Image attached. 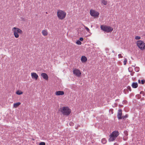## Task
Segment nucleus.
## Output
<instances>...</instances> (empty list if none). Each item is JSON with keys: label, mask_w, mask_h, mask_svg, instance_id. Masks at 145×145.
<instances>
[{"label": "nucleus", "mask_w": 145, "mask_h": 145, "mask_svg": "<svg viewBox=\"0 0 145 145\" xmlns=\"http://www.w3.org/2000/svg\"><path fill=\"white\" fill-rule=\"evenodd\" d=\"M12 31L13 32L14 37L16 38L19 37V34H22L23 33L22 31L18 27H13L12 28Z\"/></svg>", "instance_id": "f257e3e1"}, {"label": "nucleus", "mask_w": 145, "mask_h": 145, "mask_svg": "<svg viewBox=\"0 0 145 145\" xmlns=\"http://www.w3.org/2000/svg\"><path fill=\"white\" fill-rule=\"evenodd\" d=\"M57 15L59 20H63L65 18L66 13L63 10L59 9L57 11Z\"/></svg>", "instance_id": "f03ea898"}, {"label": "nucleus", "mask_w": 145, "mask_h": 145, "mask_svg": "<svg viewBox=\"0 0 145 145\" xmlns=\"http://www.w3.org/2000/svg\"><path fill=\"white\" fill-rule=\"evenodd\" d=\"M60 112L63 115L68 116L71 113V110L67 107H63L61 108Z\"/></svg>", "instance_id": "7ed1b4c3"}, {"label": "nucleus", "mask_w": 145, "mask_h": 145, "mask_svg": "<svg viewBox=\"0 0 145 145\" xmlns=\"http://www.w3.org/2000/svg\"><path fill=\"white\" fill-rule=\"evenodd\" d=\"M119 133L117 131H113L110 135L109 141H113L115 140L117 137L119 135Z\"/></svg>", "instance_id": "20e7f679"}, {"label": "nucleus", "mask_w": 145, "mask_h": 145, "mask_svg": "<svg viewBox=\"0 0 145 145\" xmlns=\"http://www.w3.org/2000/svg\"><path fill=\"white\" fill-rule=\"evenodd\" d=\"M100 27L101 30L106 33L111 32L113 30L112 27L106 25H101Z\"/></svg>", "instance_id": "39448f33"}, {"label": "nucleus", "mask_w": 145, "mask_h": 145, "mask_svg": "<svg viewBox=\"0 0 145 145\" xmlns=\"http://www.w3.org/2000/svg\"><path fill=\"white\" fill-rule=\"evenodd\" d=\"M136 44L138 47L141 50L143 51L145 50V44L141 40H137Z\"/></svg>", "instance_id": "423d86ee"}, {"label": "nucleus", "mask_w": 145, "mask_h": 145, "mask_svg": "<svg viewBox=\"0 0 145 145\" xmlns=\"http://www.w3.org/2000/svg\"><path fill=\"white\" fill-rule=\"evenodd\" d=\"M90 14L91 16L94 18H97L99 16V13L95 10L91 9L90 10Z\"/></svg>", "instance_id": "0eeeda50"}, {"label": "nucleus", "mask_w": 145, "mask_h": 145, "mask_svg": "<svg viewBox=\"0 0 145 145\" xmlns=\"http://www.w3.org/2000/svg\"><path fill=\"white\" fill-rule=\"evenodd\" d=\"M73 74L75 76L79 77L81 75V72L80 70L77 69H74L73 71Z\"/></svg>", "instance_id": "6e6552de"}, {"label": "nucleus", "mask_w": 145, "mask_h": 145, "mask_svg": "<svg viewBox=\"0 0 145 145\" xmlns=\"http://www.w3.org/2000/svg\"><path fill=\"white\" fill-rule=\"evenodd\" d=\"M31 76L32 78L33 79H35V80H37L38 77V74L35 72H32L31 73Z\"/></svg>", "instance_id": "1a4fd4ad"}, {"label": "nucleus", "mask_w": 145, "mask_h": 145, "mask_svg": "<svg viewBox=\"0 0 145 145\" xmlns=\"http://www.w3.org/2000/svg\"><path fill=\"white\" fill-rule=\"evenodd\" d=\"M122 110L121 109L118 110V112L117 114V117L119 119H121L122 118Z\"/></svg>", "instance_id": "9d476101"}, {"label": "nucleus", "mask_w": 145, "mask_h": 145, "mask_svg": "<svg viewBox=\"0 0 145 145\" xmlns=\"http://www.w3.org/2000/svg\"><path fill=\"white\" fill-rule=\"evenodd\" d=\"M41 76L43 77V78L46 80H47L48 79V75L45 73H42L41 74Z\"/></svg>", "instance_id": "9b49d317"}, {"label": "nucleus", "mask_w": 145, "mask_h": 145, "mask_svg": "<svg viewBox=\"0 0 145 145\" xmlns=\"http://www.w3.org/2000/svg\"><path fill=\"white\" fill-rule=\"evenodd\" d=\"M55 94L56 95H63L64 94V92L63 91H57L56 92Z\"/></svg>", "instance_id": "f8f14e48"}, {"label": "nucleus", "mask_w": 145, "mask_h": 145, "mask_svg": "<svg viewBox=\"0 0 145 145\" xmlns=\"http://www.w3.org/2000/svg\"><path fill=\"white\" fill-rule=\"evenodd\" d=\"M87 60V58L85 56H83L81 57V60L82 63L86 62Z\"/></svg>", "instance_id": "ddd939ff"}, {"label": "nucleus", "mask_w": 145, "mask_h": 145, "mask_svg": "<svg viewBox=\"0 0 145 145\" xmlns=\"http://www.w3.org/2000/svg\"><path fill=\"white\" fill-rule=\"evenodd\" d=\"M42 35L44 36H46L48 34V31L46 29L42 30Z\"/></svg>", "instance_id": "4468645a"}, {"label": "nucleus", "mask_w": 145, "mask_h": 145, "mask_svg": "<svg viewBox=\"0 0 145 145\" xmlns=\"http://www.w3.org/2000/svg\"><path fill=\"white\" fill-rule=\"evenodd\" d=\"M131 86L133 88H136L138 86V84L137 82H133Z\"/></svg>", "instance_id": "2eb2a0df"}, {"label": "nucleus", "mask_w": 145, "mask_h": 145, "mask_svg": "<svg viewBox=\"0 0 145 145\" xmlns=\"http://www.w3.org/2000/svg\"><path fill=\"white\" fill-rule=\"evenodd\" d=\"M20 104L21 103L19 102L14 103L13 105V107L14 108H16L20 105Z\"/></svg>", "instance_id": "dca6fc26"}, {"label": "nucleus", "mask_w": 145, "mask_h": 145, "mask_svg": "<svg viewBox=\"0 0 145 145\" xmlns=\"http://www.w3.org/2000/svg\"><path fill=\"white\" fill-rule=\"evenodd\" d=\"M16 93L17 95H20L23 93V92L20 90H18L16 91Z\"/></svg>", "instance_id": "f3484780"}, {"label": "nucleus", "mask_w": 145, "mask_h": 145, "mask_svg": "<svg viewBox=\"0 0 145 145\" xmlns=\"http://www.w3.org/2000/svg\"><path fill=\"white\" fill-rule=\"evenodd\" d=\"M101 2L104 5H106L107 4V1L105 0H102Z\"/></svg>", "instance_id": "a211bd4d"}, {"label": "nucleus", "mask_w": 145, "mask_h": 145, "mask_svg": "<svg viewBox=\"0 0 145 145\" xmlns=\"http://www.w3.org/2000/svg\"><path fill=\"white\" fill-rule=\"evenodd\" d=\"M101 142L103 144H105L106 142V139L104 138L102 139Z\"/></svg>", "instance_id": "6ab92c4d"}, {"label": "nucleus", "mask_w": 145, "mask_h": 145, "mask_svg": "<svg viewBox=\"0 0 145 145\" xmlns=\"http://www.w3.org/2000/svg\"><path fill=\"white\" fill-rule=\"evenodd\" d=\"M135 39L136 40H139L141 39V37L140 36H136L135 37Z\"/></svg>", "instance_id": "aec40b11"}, {"label": "nucleus", "mask_w": 145, "mask_h": 145, "mask_svg": "<svg viewBox=\"0 0 145 145\" xmlns=\"http://www.w3.org/2000/svg\"><path fill=\"white\" fill-rule=\"evenodd\" d=\"M83 26H84V28L86 30H87L88 32H89L90 31L89 29L87 27H86L85 25H84Z\"/></svg>", "instance_id": "412c9836"}, {"label": "nucleus", "mask_w": 145, "mask_h": 145, "mask_svg": "<svg viewBox=\"0 0 145 145\" xmlns=\"http://www.w3.org/2000/svg\"><path fill=\"white\" fill-rule=\"evenodd\" d=\"M76 43L78 45H80L82 44L81 42L79 40H77Z\"/></svg>", "instance_id": "4be33fe9"}, {"label": "nucleus", "mask_w": 145, "mask_h": 145, "mask_svg": "<svg viewBox=\"0 0 145 145\" xmlns=\"http://www.w3.org/2000/svg\"><path fill=\"white\" fill-rule=\"evenodd\" d=\"M127 59H125L123 61V64L124 65H125L126 64L127 62Z\"/></svg>", "instance_id": "5701e85b"}, {"label": "nucleus", "mask_w": 145, "mask_h": 145, "mask_svg": "<svg viewBox=\"0 0 145 145\" xmlns=\"http://www.w3.org/2000/svg\"><path fill=\"white\" fill-rule=\"evenodd\" d=\"M135 70L136 72H138L139 70V68L138 67H136L135 68Z\"/></svg>", "instance_id": "b1692460"}, {"label": "nucleus", "mask_w": 145, "mask_h": 145, "mask_svg": "<svg viewBox=\"0 0 145 145\" xmlns=\"http://www.w3.org/2000/svg\"><path fill=\"white\" fill-rule=\"evenodd\" d=\"M39 145H45V143L44 142H41L39 143Z\"/></svg>", "instance_id": "393cba45"}, {"label": "nucleus", "mask_w": 145, "mask_h": 145, "mask_svg": "<svg viewBox=\"0 0 145 145\" xmlns=\"http://www.w3.org/2000/svg\"><path fill=\"white\" fill-rule=\"evenodd\" d=\"M141 82L142 84H144L145 83V80H142L141 81Z\"/></svg>", "instance_id": "a878e982"}, {"label": "nucleus", "mask_w": 145, "mask_h": 145, "mask_svg": "<svg viewBox=\"0 0 145 145\" xmlns=\"http://www.w3.org/2000/svg\"><path fill=\"white\" fill-rule=\"evenodd\" d=\"M118 56L119 58H122L123 57L121 54H118Z\"/></svg>", "instance_id": "bb28decb"}, {"label": "nucleus", "mask_w": 145, "mask_h": 145, "mask_svg": "<svg viewBox=\"0 0 145 145\" xmlns=\"http://www.w3.org/2000/svg\"><path fill=\"white\" fill-rule=\"evenodd\" d=\"M127 89H128L130 91H131V87H130L129 86H128L127 87Z\"/></svg>", "instance_id": "cd10ccee"}, {"label": "nucleus", "mask_w": 145, "mask_h": 145, "mask_svg": "<svg viewBox=\"0 0 145 145\" xmlns=\"http://www.w3.org/2000/svg\"><path fill=\"white\" fill-rule=\"evenodd\" d=\"M69 125L71 126H73L74 125V123L72 122H71L69 123Z\"/></svg>", "instance_id": "c85d7f7f"}, {"label": "nucleus", "mask_w": 145, "mask_h": 145, "mask_svg": "<svg viewBox=\"0 0 145 145\" xmlns=\"http://www.w3.org/2000/svg\"><path fill=\"white\" fill-rule=\"evenodd\" d=\"M83 40V38L81 37L80 38V40L81 41H82Z\"/></svg>", "instance_id": "c756f323"}, {"label": "nucleus", "mask_w": 145, "mask_h": 145, "mask_svg": "<svg viewBox=\"0 0 145 145\" xmlns=\"http://www.w3.org/2000/svg\"><path fill=\"white\" fill-rule=\"evenodd\" d=\"M127 115H125L124 117H122V118L123 119L124 118H126L127 117Z\"/></svg>", "instance_id": "7c9ffc66"}, {"label": "nucleus", "mask_w": 145, "mask_h": 145, "mask_svg": "<svg viewBox=\"0 0 145 145\" xmlns=\"http://www.w3.org/2000/svg\"><path fill=\"white\" fill-rule=\"evenodd\" d=\"M138 83H140V80H138Z\"/></svg>", "instance_id": "2f4dec72"}, {"label": "nucleus", "mask_w": 145, "mask_h": 145, "mask_svg": "<svg viewBox=\"0 0 145 145\" xmlns=\"http://www.w3.org/2000/svg\"><path fill=\"white\" fill-rule=\"evenodd\" d=\"M125 135H126V136H127L128 135V134L127 133L126 134H125Z\"/></svg>", "instance_id": "473e14b6"}, {"label": "nucleus", "mask_w": 145, "mask_h": 145, "mask_svg": "<svg viewBox=\"0 0 145 145\" xmlns=\"http://www.w3.org/2000/svg\"><path fill=\"white\" fill-rule=\"evenodd\" d=\"M131 69V68H129V71L130 69Z\"/></svg>", "instance_id": "72a5a7b5"}, {"label": "nucleus", "mask_w": 145, "mask_h": 145, "mask_svg": "<svg viewBox=\"0 0 145 145\" xmlns=\"http://www.w3.org/2000/svg\"><path fill=\"white\" fill-rule=\"evenodd\" d=\"M46 14H48V13H47V12H46Z\"/></svg>", "instance_id": "f704fd0d"}, {"label": "nucleus", "mask_w": 145, "mask_h": 145, "mask_svg": "<svg viewBox=\"0 0 145 145\" xmlns=\"http://www.w3.org/2000/svg\"><path fill=\"white\" fill-rule=\"evenodd\" d=\"M125 140H126V139H124V138H123Z\"/></svg>", "instance_id": "c9c22d12"}]
</instances>
